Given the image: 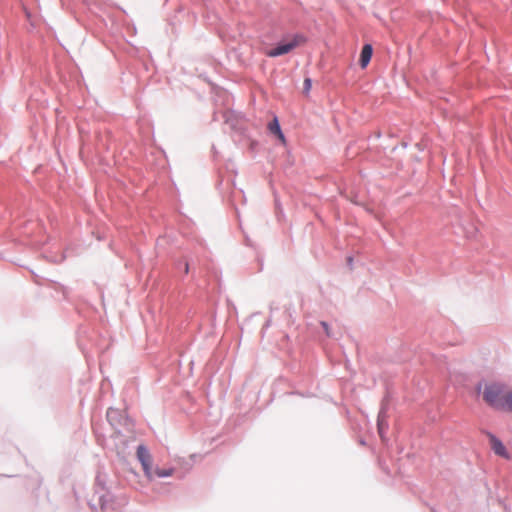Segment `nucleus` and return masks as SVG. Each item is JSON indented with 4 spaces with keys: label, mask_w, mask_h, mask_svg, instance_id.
<instances>
[{
    "label": "nucleus",
    "mask_w": 512,
    "mask_h": 512,
    "mask_svg": "<svg viewBox=\"0 0 512 512\" xmlns=\"http://www.w3.org/2000/svg\"><path fill=\"white\" fill-rule=\"evenodd\" d=\"M322 327L324 328L327 335H329V327L326 322H321Z\"/></svg>",
    "instance_id": "nucleus-10"
},
{
    "label": "nucleus",
    "mask_w": 512,
    "mask_h": 512,
    "mask_svg": "<svg viewBox=\"0 0 512 512\" xmlns=\"http://www.w3.org/2000/svg\"><path fill=\"white\" fill-rule=\"evenodd\" d=\"M137 458L142 465L145 476L149 480H152L153 479L152 457L145 446H143V445L138 446Z\"/></svg>",
    "instance_id": "nucleus-3"
},
{
    "label": "nucleus",
    "mask_w": 512,
    "mask_h": 512,
    "mask_svg": "<svg viewBox=\"0 0 512 512\" xmlns=\"http://www.w3.org/2000/svg\"><path fill=\"white\" fill-rule=\"evenodd\" d=\"M503 397L497 409L512 411V390L507 388Z\"/></svg>",
    "instance_id": "nucleus-5"
},
{
    "label": "nucleus",
    "mask_w": 512,
    "mask_h": 512,
    "mask_svg": "<svg viewBox=\"0 0 512 512\" xmlns=\"http://www.w3.org/2000/svg\"><path fill=\"white\" fill-rule=\"evenodd\" d=\"M483 388V399L484 401L492 406L493 408H498L502 398H504V394L507 390V387L503 384L491 382V383H479L476 387L478 393L481 392Z\"/></svg>",
    "instance_id": "nucleus-1"
},
{
    "label": "nucleus",
    "mask_w": 512,
    "mask_h": 512,
    "mask_svg": "<svg viewBox=\"0 0 512 512\" xmlns=\"http://www.w3.org/2000/svg\"><path fill=\"white\" fill-rule=\"evenodd\" d=\"M306 41L305 37L302 35H294L290 41L282 42L278 44L275 48L270 49L266 52L268 57H278L284 54L291 52L294 48L303 44Z\"/></svg>",
    "instance_id": "nucleus-2"
},
{
    "label": "nucleus",
    "mask_w": 512,
    "mask_h": 512,
    "mask_svg": "<svg viewBox=\"0 0 512 512\" xmlns=\"http://www.w3.org/2000/svg\"><path fill=\"white\" fill-rule=\"evenodd\" d=\"M312 83L310 78L304 80V92L307 94L311 89Z\"/></svg>",
    "instance_id": "nucleus-9"
},
{
    "label": "nucleus",
    "mask_w": 512,
    "mask_h": 512,
    "mask_svg": "<svg viewBox=\"0 0 512 512\" xmlns=\"http://www.w3.org/2000/svg\"><path fill=\"white\" fill-rule=\"evenodd\" d=\"M268 128L271 133L278 136V138L281 140V142H283V143L285 142V137L281 131V128H280L277 118H274L273 121H271L269 123Z\"/></svg>",
    "instance_id": "nucleus-6"
},
{
    "label": "nucleus",
    "mask_w": 512,
    "mask_h": 512,
    "mask_svg": "<svg viewBox=\"0 0 512 512\" xmlns=\"http://www.w3.org/2000/svg\"><path fill=\"white\" fill-rule=\"evenodd\" d=\"M173 473H174V469H172V468H169V469L156 468L155 470H153V478L154 477H159V478L170 477L173 475Z\"/></svg>",
    "instance_id": "nucleus-8"
},
{
    "label": "nucleus",
    "mask_w": 512,
    "mask_h": 512,
    "mask_svg": "<svg viewBox=\"0 0 512 512\" xmlns=\"http://www.w3.org/2000/svg\"><path fill=\"white\" fill-rule=\"evenodd\" d=\"M492 448L497 455L506 457L505 446L496 438H492Z\"/></svg>",
    "instance_id": "nucleus-7"
},
{
    "label": "nucleus",
    "mask_w": 512,
    "mask_h": 512,
    "mask_svg": "<svg viewBox=\"0 0 512 512\" xmlns=\"http://www.w3.org/2000/svg\"><path fill=\"white\" fill-rule=\"evenodd\" d=\"M372 53H373V49L370 44H366L363 46L361 54H360V60H359L360 66L362 68H365L369 64L371 57H372Z\"/></svg>",
    "instance_id": "nucleus-4"
},
{
    "label": "nucleus",
    "mask_w": 512,
    "mask_h": 512,
    "mask_svg": "<svg viewBox=\"0 0 512 512\" xmlns=\"http://www.w3.org/2000/svg\"><path fill=\"white\" fill-rule=\"evenodd\" d=\"M185 272L188 273V264H185Z\"/></svg>",
    "instance_id": "nucleus-11"
}]
</instances>
